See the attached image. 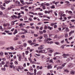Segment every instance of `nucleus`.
Returning <instances> with one entry per match:
<instances>
[{
  "mask_svg": "<svg viewBox=\"0 0 75 75\" xmlns=\"http://www.w3.org/2000/svg\"><path fill=\"white\" fill-rule=\"evenodd\" d=\"M41 74H42V72L41 71H40L38 72L37 73V75H41Z\"/></svg>",
  "mask_w": 75,
  "mask_h": 75,
  "instance_id": "obj_14",
  "label": "nucleus"
},
{
  "mask_svg": "<svg viewBox=\"0 0 75 75\" xmlns=\"http://www.w3.org/2000/svg\"><path fill=\"white\" fill-rule=\"evenodd\" d=\"M57 70H58V69H62V67L60 66H59L57 67Z\"/></svg>",
  "mask_w": 75,
  "mask_h": 75,
  "instance_id": "obj_13",
  "label": "nucleus"
},
{
  "mask_svg": "<svg viewBox=\"0 0 75 75\" xmlns=\"http://www.w3.org/2000/svg\"><path fill=\"white\" fill-rule=\"evenodd\" d=\"M21 37L22 38H25V35H23L21 36Z\"/></svg>",
  "mask_w": 75,
  "mask_h": 75,
  "instance_id": "obj_29",
  "label": "nucleus"
},
{
  "mask_svg": "<svg viewBox=\"0 0 75 75\" xmlns=\"http://www.w3.org/2000/svg\"><path fill=\"white\" fill-rule=\"evenodd\" d=\"M35 62L34 61H32V60L30 61V63L31 64H35Z\"/></svg>",
  "mask_w": 75,
  "mask_h": 75,
  "instance_id": "obj_28",
  "label": "nucleus"
},
{
  "mask_svg": "<svg viewBox=\"0 0 75 75\" xmlns=\"http://www.w3.org/2000/svg\"><path fill=\"white\" fill-rule=\"evenodd\" d=\"M29 52L28 51H26L25 52V53L26 55H28V54Z\"/></svg>",
  "mask_w": 75,
  "mask_h": 75,
  "instance_id": "obj_47",
  "label": "nucleus"
},
{
  "mask_svg": "<svg viewBox=\"0 0 75 75\" xmlns=\"http://www.w3.org/2000/svg\"><path fill=\"white\" fill-rule=\"evenodd\" d=\"M59 16H62V14L61 12L59 13Z\"/></svg>",
  "mask_w": 75,
  "mask_h": 75,
  "instance_id": "obj_30",
  "label": "nucleus"
},
{
  "mask_svg": "<svg viewBox=\"0 0 75 75\" xmlns=\"http://www.w3.org/2000/svg\"><path fill=\"white\" fill-rule=\"evenodd\" d=\"M7 58L9 59L10 58V56L8 55L6 56Z\"/></svg>",
  "mask_w": 75,
  "mask_h": 75,
  "instance_id": "obj_62",
  "label": "nucleus"
},
{
  "mask_svg": "<svg viewBox=\"0 0 75 75\" xmlns=\"http://www.w3.org/2000/svg\"><path fill=\"white\" fill-rule=\"evenodd\" d=\"M74 25L71 26L69 27V28H74Z\"/></svg>",
  "mask_w": 75,
  "mask_h": 75,
  "instance_id": "obj_49",
  "label": "nucleus"
},
{
  "mask_svg": "<svg viewBox=\"0 0 75 75\" xmlns=\"http://www.w3.org/2000/svg\"><path fill=\"white\" fill-rule=\"evenodd\" d=\"M65 30H66V31L67 32H68V31H69V29H68V28H65Z\"/></svg>",
  "mask_w": 75,
  "mask_h": 75,
  "instance_id": "obj_33",
  "label": "nucleus"
},
{
  "mask_svg": "<svg viewBox=\"0 0 75 75\" xmlns=\"http://www.w3.org/2000/svg\"><path fill=\"white\" fill-rule=\"evenodd\" d=\"M73 57H70V59H74V60H75V56L74 55L72 56Z\"/></svg>",
  "mask_w": 75,
  "mask_h": 75,
  "instance_id": "obj_16",
  "label": "nucleus"
},
{
  "mask_svg": "<svg viewBox=\"0 0 75 75\" xmlns=\"http://www.w3.org/2000/svg\"><path fill=\"white\" fill-rule=\"evenodd\" d=\"M10 49H11V50H14V49L13 47L11 46L10 47Z\"/></svg>",
  "mask_w": 75,
  "mask_h": 75,
  "instance_id": "obj_27",
  "label": "nucleus"
},
{
  "mask_svg": "<svg viewBox=\"0 0 75 75\" xmlns=\"http://www.w3.org/2000/svg\"><path fill=\"white\" fill-rule=\"evenodd\" d=\"M0 8H1V10H5V7H2V5H1L0 6Z\"/></svg>",
  "mask_w": 75,
  "mask_h": 75,
  "instance_id": "obj_12",
  "label": "nucleus"
},
{
  "mask_svg": "<svg viewBox=\"0 0 75 75\" xmlns=\"http://www.w3.org/2000/svg\"><path fill=\"white\" fill-rule=\"evenodd\" d=\"M17 30L16 29L14 31V32L13 33V34H14V35H15V34H17Z\"/></svg>",
  "mask_w": 75,
  "mask_h": 75,
  "instance_id": "obj_17",
  "label": "nucleus"
},
{
  "mask_svg": "<svg viewBox=\"0 0 75 75\" xmlns=\"http://www.w3.org/2000/svg\"><path fill=\"white\" fill-rule=\"evenodd\" d=\"M47 28L48 29H50V30H52V28L50 27V26L47 27Z\"/></svg>",
  "mask_w": 75,
  "mask_h": 75,
  "instance_id": "obj_34",
  "label": "nucleus"
},
{
  "mask_svg": "<svg viewBox=\"0 0 75 75\" xmlns=\"http://www.w3.org/2000/svg\"><path fill=\"white\" fill-rule=\"evenodd\" d=\"M13 69L14 71H16V70H17L18 71V72L20 71V70H19L18 69H17V67H15L14 66H13Z\"/></svg>",
  "mask_w": 75,
  "mask_h": 75,
  "instance_id": "obj_5",
  "label": "nucleus"
},
{
  "mask_svg": "<svg viewBox=\"0 0 75 75\" xmlns=\"http://www.w3.org/2000/svg\"><path fill=\"white\" fill-rule=\"evenodd\" d=\"M4 67H8V64L5 65L4 66Z\"/></svg>",
  "mask_w": 75,
  "mask_h": 75,
  "instance_id": "obj_45",
  "label": "nucleus"
},
{
  "mask_svg": "<svg viewBox=\"0 0 75 75\" xmlns=\"http://www.w3.org/2000/svg\"><path fill=\"white\" fill-rule=\"evenodd\" d=\"M57 36H58V35H55V36H54V38H57Z\"/></svg>",
  "mask_w": 75,
  "mask_h": 75,
  "instance_id": "obj_63",
  "label": "nucleus"
},
{
  "mask_svg": "<svg viewBox=\"0 0 75 75\" xmlns=\"http://www.w3.org/2000/svg\"><path fill=\"white\" fill-rule=\"evenodd\" d=\"M43 37L42 36H40V37H39V38L40 40H41V39H42Z\"/></svg>",
  "mask_w": 75,
  "mask_h": 75,
  "instance_id": "obj_46",
  "label": "nucleus"
},
{
  "mask_svg": "<svg viewBox=\"0 0 75 75\" xmlns=\"http://www.w3.org/2000/svg\"><path fill=\"white\" fill-rule=\"evenodd\" d=\"M1 70H2V71H6V68H2L1 69Z\"/></svg>",
  "mask_w": 75,
  "mask_h": 75,
  "instance_id": "obj_41",
  "label": "nucleus"
},
{
  "mask_svg": "<svg viewBox=\"0 0 75 75\" xmlns=\"http://www.w3.org/2000/svg\"><path fill=\"white\" fill-rule=\"evenodd\" d=\"M21 13L22 14H24V12L23 11H21Z\"/></svg>",
  "mask_w": 75,
  "mask_h": 75,
  "instance_id": "obj_51",
  "label": "nucleus"
},
{
  "mask_svg": "<svg viewBox=\"0 0 75 75\" xmlns=\"http://www.w3.org/2000/svg\"><path fill=\"white\" fill-rule=\"evenodd\" d=\"M18 40V38L15 37L13 38V40L14 41H16V40Z\"/></svg>",
  "mask_w": 75,
  "mask_h": 75,
  "instance_id": "obj_22",
  "label": "nucleus"
},
{
  "mask_svg": "<svg viewBox=\"0 0 75 75\" xmlns=\"http://www.w3.org/2000/svg\"><path fill=\"white\" fill-rule=\"evenodd\" d=\"M43 28V27H41L40 28V30H42Z\"/></svg>",
  "mask_w": 75,
  "mask_h": 75,
  "instance_id": "obj_59",
  "label": "nucleus"
},
{
  "mask_svg": "<svg viewBox=\"0 0 75 75\" xmlns=\"http://www.w3.org/2000/svg\"><path fill=\"white\" fill-rule=\"evenodd\" d=\"M30 72H32L33 71V67H30Z\"/></svg>",
  "mask_w": 75,
  "mask_h": 75,
  "instance_id": "obj_20",
  "label": "nucleus"
},
{
  "mask_svg": "<svg viewBox=\"0 0 75 75\" xmlns=\"http://www.w3.org/2000/svg\"><path fill=\"white\" fill-rule=\"evenodd\" d=\"M60 54V53L59 52H56L54 53V57H55V55H57V54Z\"/></svg>",
  "mask_w": 75,
  "mask_h": 75,
  "instance_id": "obj_11",
  "label": "nucleus"
},
{
  "mask_svg": "<svg viewBox=\"0 0 75 75\" xmlns=\"http://www.w3.org/2000/svg\"><path fill=\"white\" fill-rule=\"evenodd\" d=\"M16 4H20V2L19 1H16Z\"/></svg>",
  "mask_w": 75,
  "mask_h": 75,
  "instance_id": "obj_40",
  "label": "nucleus"
},
{
  "mask_svg": "<svg viewBox=\"0 0 75 75\" xmlns=\"http://www.w3.org/2000/svg\"><path fill=\"white\" fill-rule=\"evenodd\" d=\"M14 5H12L10 6V7L11 8H14Z\"/></svg>",
  "mask_w": 75,
  "mask_h": 75,
  "instance_id": "obj_53",
  "label": "nucleus"
},
{
  "mask_svg": "<svg viewBox=\"0 0 75 75\" xmlns=\"http://www.w3.org/2000/svg\"><path fill=\"white\" fill-rule=\"evenodd\" d=\"M38 14V16H42V15H43V13H39Z\"/></svg>",
  "mask_w": 75,
  "mask_h": 75,
  "instance_id": "obj_32",
  "label": "nucleus"
},
{
  "mask_svg": "<svg viewBox=\"0 0 75 75\" xmlns=\"http://www.w3.org/2000/svg\"><path fill=\"white\" fill-rule=\"evenodd\" d=\"M71 60V58H68L67 60L66 61L67 62H69V61H70V60Z\"/></svg>",
  "mask_w": 75,
  "mask_h": 75,
  "instance_id": "obj_35",
  "label": "nucleus"
},
{
  "mask_svg": "<svg viewBox=\"0 0 75 75\" xmlns=\"http://www.w3.org/2000/svg\"><path fill=\"white\" fill-rule=\"evenodd\" d=\"M39 33L40 34H43V32H42V31H39Z\"/></svg>",
  "mask_w": 75,
  "mask_h": 75,
  "instance_id": "obj_61",
  "label": "nucleus"
},
{
  "mask_svg": "<svg viewBox=\"0 0 75 75\" xmlns=\"http://www.w3.org/2000/svg\"><path fill=\"white\" fill-rule=\"evenodd\" d=\"M68 13L69 14H72V12L71 11H69L68 12Z\"/></svg>",
  "mask_w": 75,
  "mask_h": 75,
  "instance_id": "obj_38",
  "label": "nucleus"
},
{
  "mask_svg": "<svg viewBox=\"0 0 75 75\" xmlns=\"http://www.w3.org/2000/svg\"><path fill=\"white\" fill-rule=\"evenodd\" d=\"M60 62V60H59L56 62V63H57V64H58V63H59Z\"/></svg>",
  "mask_w": 75,
  "mask_h": 75,
  "instance_id": "obj_36",
  "label": "nucleus"
},
{
  "mask_svg": "<svg viewBox=\"0 0 75 75\" xmlns=\"http://www.w3.org/2000/svg\"><path fill=\"white\" fill-rule=\"evenodd\" d=\"M42 32L44 33H46V32H47V31H46V30H43Z\"/></svg>",
  "mask_w": 75,
  "mask_h": 75,
  "instance_id": "obj_56",
  "label": "nucleus"
},
{
  "mask_svg": "<svg viewBox=\"0 0 75 75\" xmlns=\"http://www.w3.org/2000/svg\"><path fill=\"white\" fill-rule=\"evenodd\" d=\"M52 61H53V59H51L49 61L50 62H52L53 64H54V62H52Z\"/></svg>",
  "mask_w": 75,
  "mask_h": 75,
  "instance_id": "obj_43",
  "label": "nucleus"
},
{
  "mask_svg": "<svg viewBox=\"0 0 75 75\" xmlns=\"http://www.w3.org/2000/svg\"><path fill=\"white\" fill-rule=\"evenodd\" d=\"M37 72V70L35 69L34 70V75H35L37 74L36 72Z\"/></svg>",
  "mask_w": 75,
  "mask_h": 75,
  "instance_id": "obj_24",
  "label": "nucleus"
},
{
  "mask_svg": "<svg viewBox=\"0 0 75 75\" xmlns=\"http://www.w3.org/2000/svg\"><path fill=\"white\" fill-rule=\"evenodd\" d=\"M47 69H51L52 68V66L51 65H48L47 67Z\"/></svg>",
  "mask_w": 75,
  "mask_h": 75,
  "instance_id": "obj_10",
  "label": "nucleus"
},
{
  "mask_svg": "<svg viewBox=\"0 0 75 75\" xmlns=\"http://www.w3.org/2000/svg\"><path fill=\"white\" fill-rule=\"evenodd\" d=\"M70 74L72 75H74L75 74V71L74 70H71L70 71Z\"/></svg>",
  "mask_w": 75,
  "mask_h": 75,
  "instance_id": "obj_8",
  "label": "nucleus"
},
{
  "mask_svg": "<svg viewBox=\"0 0 75 75\" xmlns=\"http://www.w3.org/2000/svg\"><path fill=\"white\" fill-rule=\"evenodd\" d=\"M68 67H69V68H72L74 67V64L70 63L68 65Z\"/></svg>",
  "mask_w": 75,
  "mask_h": 75,
  "instance_id": "obj_3",
  "label": "nucleus"
},
{
  "mask_svg": "<svg viewBox=\"0 0 75 75\" xmlns=\"http://www.w3.org/2000/svg\"><path fill=\"white\" fill-rule=\"evenodd\" d=\"M35 10H36V11H37V10H41V8H37Z\"/></svg>",
  "mask_w": 75,
  "mask_h": 75,
  "instance_id": "obj_50",
  "label": "nucleus"
},
{
  "mask_svg": "<svg viewBox=\"0 0 75 75\" xmlns=\"http://www.w3.org/2000/svg\"><path fill=\"white\" fill-rule=\"evenodd\" d=\"M11 17H14V18H17V16L16 15H14L13 16H12Z\"/></svg>",
  "mask_w": 75,
  "mask_h": 75,
  "instance_id": "obj_31",
  "label": "nucleus"
},
{
  "mask_svg": "<svg viewBox=\"0 0 75 75\" xmlns=\"http://www.w3.org/2000/svg\"><path fill=\"white\" fill-rule=\"evenodd\" d=\"M43 37H45V38H47L48 37V35H47V34H45L43 35Z\"/></svg>",
  "mask_w": 75,
  "mask_h": 75,
  "instance_id": "obj_18",
  "label": "nucleus"
},
{
  "mask_svg": "<svg viewBox=\"0 0 75 75\" xmlns=\"http://www.w3.org/2000/svg\"><path fill=\"white\" fill-rule=\"evenodd\" d=\"M45 5L47 6H50V3H47L46 4H45Z\"/></svg>",
  "mask_w": 75,
  "mask_h": 75,
  "instance_id": "obj_55",
  "label": "nucleus"
},
{
  "mask_svg": "<svg viewBox=\"0 0 75 75\" xmlns=\"http://www.w3.org/2000/svg\"><path fill=\"white\" fill-rule=\"evenodd\" d=\"M0 16H2L3 15V12L1 11H0Z\"/></svg>",
  "mask_w": 75,
  "mask_h": 75,
  "instance_id": "obj_52",
  "label": "nucleus"
},
{
  "mask_svg": "<svg viewBox=\"0 0 75 75\" xmlns=\"http://www.w3.org/2000/svg\"><path fill=\"white\" fill-rule=\"evenodd\" d=\"M10 2V1H8L6 0L4 1V3H6V4H8Z\"/></svg>",
  "mask_w": 75,
  "mask_h": 75,
  "instance_id": "obj_15",
  "label": "nucleus"
},
{
  "mask_svg": "<svg viewBox=\"0 0 75 75\" xmlns=\"http://www.w3.org/2000/svg\"><path fill=\"white\" fill-rule=\"evenodd\" d=\"M11 24L12 25H14V22H12L11 23Z\"/></svg>",
  "mask_w": 75,
  "mask_h": 75,
  "instance_id": "obj_57",
  "label": "nucleus"
},
{
  "mask_svg": "<svg viewBox=\"0 0 75 75\" xmlns=\"http://www.w3.org/2000/svg\"><path fill=\"white\" fill-rule=\"evenodd\" d=\"M44 45H41L38 48V50H42L44 48V47L42 46H43Z\"/></svg>",
  "mask_w": 75,
  "mask_h": 75,
  "instance_id": "obj_6",
  "label": "nucleus"
},
{
  "mask_svg": "<svg viewBox=\"0 0 75 75\" xmlns=\"http://www.w3.org/2000/svg\"><path fill=\"white\" fill-rule=\"evenodd\" d=\"M65 38H67L68 37V34L66 33V34H65Z\"/></svg>",
  "mask_w": 75,
  "mask_h": 75,
  "instance_id": "obj_25",
  "label": "nucleus"
},
{
  "mask_svg": "<svg viewBox=\"0 0 75 75\" xmlns=\"http://www.w3.org/2000/svg\"><path fill=\"white\" fill-rule=\"evenodd\" d=\"M51 40H52V39L50 38H49L47 39H45L44 42V43L45 44H46V43H47V44H50V41Z\"/></svg>",
  "mask_w": 75,
  "mask_h": 75,
  "instance_id": "obj_1",
  "label": "nucleus"
},
{
  "mask_svg": "<svg viewBox=\"0 0 75 75\" xmlns=\"http://www.w3.org/2000/svg\"><path fill=\"white\" fill-rule=\"evenodd\" d=\"M30 28V27L29 26H27L25 27L26 29H28V28Z\"/></svg>",
  "mask_w": 75,
  "mask_h": 75,
  "instance_id": "obj_54",
  "label": "nucleus"
},
{
  "mask_svg": "<svg viewBox=\"0 0 75 75\" xmlns=\"http://www.w3.org/2000/svg\"><path fill=\"white\" fill-rule=\"evenodd\" d=\"M34 37H38V35L36 34H34Z\"/></svg>",
  "mask_w": 75,
  "mask_h": 75,
  "instance_id": "obj_64",
  "label": "nucleus"
},
{
  "mask_svg": "<svg viewBox=\"0 0 75 75\" xmlns=\"http://www.w3.org/2000/svg\"><path fill=\"white\" fill-rule=\"evenodd\" d=\"M45 3H42L41 4V6L42 7V8L43 10H45Z\"/></svg>",
  "mask_w": 75,
  "mask_h": 75,
  "instance_id": "obj_2",
  "label": "nucleus"
},
{
  "mask_svg": "<svg viewBox=\"0 0 75 75\" xmlns=\"http://www.w3.org/2000/svg\"><path fill=\"white\" fill-rule=\"evenodd\" d=\"M50 57H49L48 58H47V61L46 62H48V61H49V60H50Z\"/></svg>",
  "mask_w": 75,
  "mask_h": 75,
  "instance_id": "obj_60",
  "label": "nucleus"
},
{
  "mask_svg": "<svg viewBox=\"0 0 75 75\" xmlns=\"http://www.w3.org/2000/svg\"><path fill=\"white\" fill-rule=\"evenodd\" d=\"M64 71L66 72H67V73H68V72H69V71L67 69H64Z\"/></svg>",
  "mask_w": 75,
  "mask_h": 75,
  "instance_id": "obj_37",
  "label": "nucleus"
},
{
  "mask_svg": "<svg viewBox=\"0 0 75 75\" xmlns=\"http://www.w3.org/2000/svg\"><path fill=\"white\" fill-rule=\"evenodd\" d=\"M55 43L57 45H58L59 44V42H55Z\"/></svg>",
  "mask_w": 75,
  "mask_h": 75,
  "instance_id": "obj_58",
  "label": "nucleus"
},
{
  "mask_svg": "<svg viewBox=\"0 0 75 75\" xmlns=\"http://www.w3.org/2000/svg\"><path fill=\"white\" fill-rule=\"evenodd\" d=\"M27 74L28 75H33V73H32L29 72H28L27 73Z\"/></svg>",
  "mask_w": 75,
  "mask_h": 75,
  "instance_id": "obj_26",
  "label": "nucleus"
},
{
  "mask_svg": "<svg viewBox=\"0 0 75 75\" xmlns=\"http://www.w3.org/2000/svg\"><path fill=\"white\" fill-rule=\"evenodd\" d=\"M18 69H19L21 71H23V67L22 66H18Z\"/></svg>",
  "mask_w": 75,
  "mask_h": 75,
  "instance_id": "obj_7",
  "label": "nucleus"
},
{
  "mask_svg": "<svg viewBox=\"0 0 75 75\" xmlns=\"http://www.w3.org/2000/svg\"><path fill=\"white\" fill-rule=\"evenodd\" d=\"M67 64V63H64L62 65V67H65V66L66 65V64Z\"/></svg>",
  "mask_w": 75,
  "mask_h": 75,
  "instance_id": "obj_23",
  "label": "nucleus"
},
{
  "mask_svg": "<svg viewBox=\"0 0 75 75\" xmlns=\"http://www.w3.org/2000/svg\"><path fill=\"white\" fill-rule=\"evenodd\" d=\"M28 20L29 21H33V19H32V18H29Z\"/></svg>",
  "mask_w": 75,
  "mask_h": 75,
  "instance_id": "obj_44",
  "label": "nucleus"
},
{
  "mask_svg": "<svg viewBox=\"0 0 75 75\" xmlns=\"http://www.w3.org/2000/svg\"><path fill=\"white\" fill-rule=\"evenodd\" d=\"M19 26H20V28H23V23H20L18 24Z\"/></svg>",
  "mask_w": 75,
  "mask_h": 75,
  "instance_id": "obj_9",
  "label": "nucleus"
},
{
  "mask_svg": "<svg viewBox=\"0 0 75 75\" xmlns=\"http://www.w3.org/2000/svg\"><path fill=\"white\" fill-rule=\"evenodd\" d=\"M35 43L34 42H32L30 44V45H35Z\"/></svg>",
  "mask_w": 75,
  "mask_h": 75,
  "instance_id": "obj_48",
  "label": "nucleus"
},
{
  "mask_svg": "<svg viewBox=\"0 0 75 75\" xmlns=\"http://www.w3.org/2000/svg\"><path fill=\"white\" fill-rule=\"evenodd\" d=\"M0 55L1 56H3V53L2 52H0Z\"/></svg>",
  "mask_w": 75,
  "mask_h": 75,
  "instance_id": "obj_39",
  "label": "nucleus"
},
{
  "mask_svg": "<svg viewBox=\"0 0 75 75\" xmlns=\"http://www.w3.org/2000/svg\"><path fill=\"white\" fill-rule=\"evenodd\" d=\"M74 33V31H71L69 33V35H71V34H72Z\"/></svg>",
  "mask_w": 75,
  "mask_h": 75,
  "instance_id": "obj_19",
  "label": "nucleus"
},
{
  "mask_svg": "<svg viewBox=\"0 0 75 75\" xmlns=\"http://www.w3.org/2000/svg\"><path fill=\"white\" fill-rule=\"evenodd\" d=\"M27 43H24L23 44V46L24 47H26V46H27Z\"/></svg>",
  "mask_w": 75,
  "mask_h": 75,
  "instance_id": "obj_42",
  "label": "nucleus"
},
{
  "mask_svg": "<svg viewBox=\"0 0 75 75\" xmlns=\"http://www.w3.org/2000/svg\"><path fill=\"white\" fill-rule=\"evenodd\" d=\"M70 55L69 54H64L62 55V56H64L63 58H67V57H68V56H69Z\"/></svg>",
  "mask_w": 75,
  "mask_h": 75,
  "instance_id": "obj_4",
  "label": "nucleus"
},
{
  "mask_svg": "<svg viewBox=\"0 0 75 75\" xmlns=\"http://www.w3.org/2000/svg\"><path fill=\"white\" fill-rule=\"evenodd\" d=\"M19 59H18V60L19 61H20L21 59V55H19Z\"/></svg>",
  "mask_w": 75,
  "mask_h": 75,
  "instance_id": "obj_21",
  "label": "nucleus"
}]
</instances>
